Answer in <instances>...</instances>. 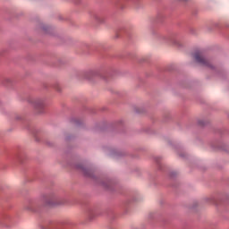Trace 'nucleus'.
Masks as SVG:
<instances>
[{
    "mask_svg": "<svg viewBox=\"0 0 229 229\" xmlns=\"http://www.w3.org/2000/svg\"><path fill=\"white\" fill-rule=\"evenodd\" d=\"M192 57L195 60L197 64L199 65H202L203 67H209V69H212V63H210V60L205 56V53L200 50H197L192 54Z\"/></svg>",
    "mask_w": 229,
    "mask_h": 229,
    "instance_id": "f257e3e1",
    "label": "nucleus"
},
{
    "mask_svg": "<svg viewBox=\"0 0 229 229\" xmlns=\"http://www.w3.org/2000/svg\"><path fill=\"white\" fill-rule=\"evenodd\" d=\"M29 103L32 105L38 114H42L44 108H46V100L43 98H31L29 100Z\"/></svg>",
    "mask_w": 229,
    "mask_h": 229,
    "instance_id": "f03ea898",
    "label": "nucleus"
},
{
    "mask_svg": "<svg viewBox=\"0 0 229 229\" xmlns=\"http://www.w3.org/2000/svg\"><path fill=\"white\" fill-rule=\"evenodd\" d=\"M45 201H47V205H53L54 203H56V199L55 197L47 196Z\"/></svg>",
    "mask_w": 229,
    "mask_h": 229,
    "instance_id": "7ed1b4c3",
    "label": "nucleus"
},
{
    "mask_svg": "<svg viewBox=\"0 0 229 229\" xmlns=\"http://www.w3.org/2000/svg\"><path fill=\"white\" fill-rule=\"evenodd\" d=\"M80 169L82 171V173H84V174H86V176H89V170H87V168H85L84 166L81 165L79 166Z\"/></svg>",
    "mask_w": 229,
    "mask_h": 229,
    "instance_id": "20e7f679",
    "label": "nucleus"
},
{
    "mask_svg": "<svg viewBox=\"0 0 229 229\" xmlns=\"http://www.w3.org/2000/svg\"><path fill=\"white\" fill-rule=\"evenodd\" d=\"M42 30H43V31H47V28H46V27H43Z\"/></svg>",
    "mask_w": 229,
    "mask_h": 229,
    "instance_id": "39448f33",
    "label": "nucleus"
}]
</instances>
